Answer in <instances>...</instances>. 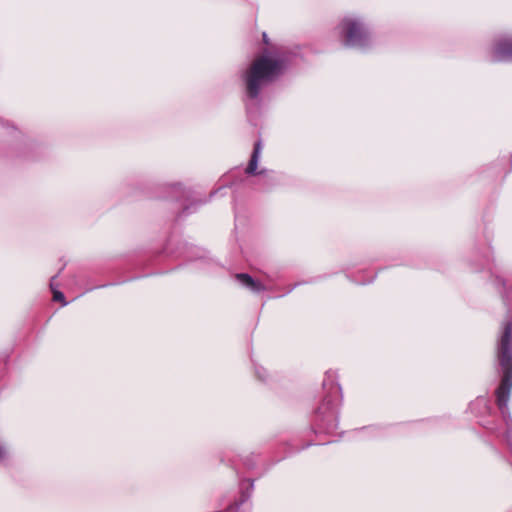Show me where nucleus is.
Segmentation results:
<instances>
[{
  "instance_id": "nucleus-3",
  "label": "nucleus",
  "mask_w": 512,
  "mask_h": 512,
  "mask_svg": "<svg viewBox=\"0 0 512 512\" xmlns=\"http://www.w3.org/2000/svg\"><path fill=\"white\" fill-rule=\"evenodd\" d=\"M341 33L345 36V45L349 47L363 46L365 42V32L359 22L352 18L343 20Z\"/></svg>"
},
{
  "instance_id": "nucleus-4",
  "label": "nucleus",
  "mask_w": 512,
  "mask_h": 512,
  "mask_svg": "<svg viewBox=\"0 0 512 512\" xmlns=\"http://www.w3.org/2000/svg\"><path fill=\"white\" fill-rule=\"evenodd\" d=\"M493 60L499 62L512 60V40H505L497 45Z\"/></svg>"
},
{
  "instance_id": "nucleus-8",
  "label": "nucleus",
  "mask_w": 512,
  "mask_h": 512,
  "mask_svg": "<svg viewBox=\"0 0 512 512\" xmlns=\"http://www.w3.org/2000/svg\"><path fill=\"white\" fill-rule=\"evenodd\" d=\"M6 456V450L0 446V461H2Z\"/></svg>"
},
{
  "instance_id": "nucleus-5",
  "label": "nucleus",
  "mask_w": 512,
  "mask_h": 512,
  "mask_svg": "<svg viewBox=\"0 0 512 512\" xmlns=\"http://www.w3.org/2000/svg\"><path fill=\"white\" fill-rule=\"evenodd\" d=\"M237 281L244 287L248 288L253 292H260L265 289V287L258 281H255L250 275L241 273L236 276Z\"/></svg>"
},
{
  "instance_id": "nucleus-1",
  "label": "nucleus",
  "mask_w": 512,
  "mask_h": 512,
  "mask_svg": "<svg viewBox=\"0 0 512 512\" xmlns=\"http://www.w3.org/2000/svg\"><path fill=\"white\" fill-rule=\"evenodd\" d=\"M498 357L503 369V378L496 390V397L499 408L504 412L507 409L512 389V321L506 322L504 325Z\"/></svg>"
},
{
  "instance_id": "nucleus-6",
  "label": "nucleus",
  "mask_w": 512,
  "mask_h": 512,
  "mask_svg": "<svg viewBox=\"0 0 512 512\" xmlns=\"http://www.w3.org/2000/svg\"><path fill=\"white\" fill-rule=\"evenodd\" d=\"M261 151H262V145H261V142H260V141H258V142L255 144V147H254V151H253V154H252L251 160H250V162H249L248 167L246 168V172H247L248 174H254V173L256 172V169H257V166H258V161H259V158H260Z\"/></svg>"
},
{
  "instance_id": "nucleus-9",
  "label": "nucleus",
  "mask_w": 512,
  "mask_h": 512,
  "mask_svg": "<svg viewBox=\"0 0 512 512\" xmlns=\"http://www.w3.org/2000/svg\"><path fill=\"white\" fill-rule=\"evenodd\" d=\"M263 37H264V41L267 43L266 34L265 33L263 34Z\"/></svg>"
},
{
  "instance_id": "nucleus-7",
  "label": "nucleus",
  "mask_w": 512,
  "mask_h": 512,
  "mask_svg": "<svg viewBox=\"0 0 512 512\" xmlns=\"http://www.w3.org/2000/svg\"><path fill=\"white\" fill-rule=\"evenodd\" d=\"M51 288H52V290H53V299H54L55 301H59V302H61L62 306H66V305H67V302L65 301L64 294H63L61 291H59V290H55V289L53 288V283H51Z\"/></svg>"
},
{
  "instance_id": "nucleus-2",
  "label": "nucleus",
  "mask_w": 512,
  "mask_h": 512,
  "mask_svg": "<svg viewBox=\"0 0 512 512\" xmlns=\"http://www.w3.org/2000/svg\"><path fill=\"white\" fill-rule=\"evenodd\" d=\"M281 61L264 54L254 60L250 69L245 73V82L250 97L256 98L262 86L272 81L282 70Z\"/></svg>"
}]
</instances>
